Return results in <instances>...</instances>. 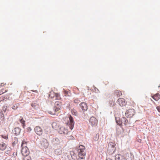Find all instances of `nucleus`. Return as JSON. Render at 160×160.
Masks as SVG:
<instances>
[{"label": "nucleus", "mask_w": 160, "mask_h": 160, "mask_svg": "<svg viewBox=\"0 0 160 160\" xmlns=\"http://www.w3.org/2000/svg\"><path fill=\"white\" fill-rule=\"evenodd\" d=\"M85 147L82 145H80L77 148V151L78 152L79 158L78 160H84L86 155Z\"/></svg>", "instance_id": "1"}, {"label": "nucleus", "mask_w": 160, "mask_h": 160, "mask_svg": "<svg viewBox=\"0 0 160 160\" xmlns=\"http://www.w3.org/2000/svg\"><path fill=\"white\" fill-rule=\"evenodd\" d=\"M65 123L68 126L71 130H72L74 125L73 118L71 115H69L68 117H66L65 118Z\"/></svg>", "instance_id": "2"}, {"label": "nucleus", "mask_w": 160, "mask_h": 160, "mask_svg": "<svg viewBox=\"0 0 160 160\" xmlns=\"http://www.w3.org/2000/svg\"><path fill=\"white\" fill-rule=\"evenodd\" d=\"M115 143L110 142L108 143V152L110 154H112L116 150Z\"/></svg>", "instance_id": "3"}, {"label": "nucleus", "mask_w": 160, "mask_h": 160, "mask_svg": "<svg viewBox=\"0 0 160 160\" xmlns=\"http://www.w3.org/2000/svg\"><path fill=\"white\" fill-rule=\"evenodd\" d=\"M49 97L53 100H60L61 98L59 94L55 93L53 91H51L50 92Z\"/></svg>", "instance_id": "4"}, {"label": "nucleus", "mask_w": 160, "mask_h": 160, "mask_svg": "<svg viewBox=\"0 0 160 160\" xmlns=\"http://www.w3.org/2000/svg\"><path fill=\"white\" fill-rule=\"evenodd\" d=\"M135 111L134 109H130L127 110L125 114L127 117L131 118L135 114Z\"/></svg>", "instance_id": "5"}, {"label": "nucleus", "mask_w": 160, "mask_h": 160, "mask_svg": "<svg viewBox=\"0 0 160 160\" xmlns=\"http://www.w3.org/2000/svg\"><path fill=\"white\" fill-rule=\"evenodd\" d=\"M35 132L38 135L40 136L43 133L42 129L39 126H36L34 129Z\"/></svg>", "instance_id": "6"}, {"label": "nucleus", "mask_w": 160, "mask_h": 160, "mask_svg": "<svg viewBox=\"0 0 160 160\" xmlns=\"http://www.w3.org/2000/svg\"><path fill=\"white\" fill-rule=\"evenodd\" d=\"M89 122L92 126H95L97 125L98 121L94 117H92L90 118Z\"/></svg>", "instance_id": "7"}, {"label": "nucleus", "mask_w": 160, "mask_h": 160, "mask_svg": "<svg viewBox=\"0 0 160 160\" xmlns=\"http://www.w3.org/2000/svg\"><path fill=\"white\" fill-rule=\"evenodd\" d=\"M117 103L121 107H123L127 104V102L123 98H119L118 100Z\"/></svg>", "instance_id": "8"}, {"label": "nucleus", "mask_w": 160, "mask_h": 160, "mask_svg": "<svg viewBox=\"0 0 160 160\" xmlns=\"http://www.w3.org/2000/svg\"><path fill=\"white\" fill-rule=\"evenodd\" d=\"M124 158L125 160H133L134 157L131 153H127L125 154Z\"/></svg>", "instance_id": "9"}, {"label": "nucleus", "mask_w": 160, "mask_h": 160, "mask_svg": "<svg viewBox=\"0 0 160 160\" xmlns=\"http://www.w3.org/2000/svg\"><path fill=\"white\" fill-rule=\"evenodd\" d=\"M21 153L23 156L28 155L29 153V151L28 148H22Z\"/></svg>", "instance_id": "10"}, {"label": "nucleus", "mask_w": 160, "mask_h": 160, "mask_svg": "<svg viewBox=\"0 0 160 160\" xmlns=\"http://www.w3.org/2000/svg\"><path fill=\"white\" fill-rule=\"evenodd\" d=\"M59 132L61 134H67L68 133V130L66 129L65 127H62L60 128Z\"/></svg>", "instance_id": "11"}, {"label": "nucleus", "mask_w": 160, "mask_h": 160, "mask_svg": "<svg viewBox=\"0 0 160 160\" xmlns=\"http://www.w3.org/2000/svg\"><path fill=\"white\" fill-rule=\"evenodd\" d=\"M80 106L82 110L83 111H86L88 109V107L86 103L82 102L80 104Z\"/></svg>", "instance_id": "12"}, {"label": "nucleus", "mask_w": 160, "mask_h": 160, "mask_svg": "<svg viewBox=\"0 0 160 160\" xmlns=\"http://www.w3.org/2000/svg\"><path fill=\"white\" fill-rule=\"evenodd\" d=\"M2 140L1 138H0V150L4 151L6 148L7 145L5 143L1 141V140Z\"/></svg>", "instance_id": "13"}, {"label": "nucleus", "mask_w": 160, "mask_h": 160, "mask_svg": "<svg viewBox=\"0 0 160 160\" xmlns=\"http://www.w3.org/2000/svg\"><path fill=\"white\" fill-rule=\"evenodd\" d=\"M41 143L42 146L44 148H47L48 147V143L47 140L46 139L43 138L41 141Z\"/></svg>", "instance_id": "14"}, {"label": "nucleus", "mask_w": 160, "mask_h": 160, "mask_svg": "<svg viewBox=\"0 0 160 160\" xmlns=\"http://www.w3.org/2000/svg\"><path fill=\"white\" fill-rule=\"evenodd\" d=\"M151 97L156 101H158L160 98V95L158 93H157L154 95H151Z\"/></svg>", "instance_id": "15"}, {"label": "nucleus", "mask_w": 160, "mask_h": 160, "mask_svg": "<svg viewBox=\"0 0 160 160\" xmlns=\"http://www.w3.org/2000/svg\"><path fill=\"white\" fill-rule=\"evenodd\" d=\"M59 124L56 122H53L52 123V128L56 130H57L59 128Z\"/></svg>", "instance_id": "16"}, {"label": "nucleus", "mask_w": 160, "mask_h": 160, "mask_svg": "<svg viewBox=\"0 0 160 160\" xmlns=\"http://www.w3.org/2000/svg\"><path fill=\"white\" fill-rule=\"evenodd\" d=\"M61 108V106H54L53 109L55 110L53 112L50 111L49 113L52 115H54L55 114V112L59 110Z\"/></svg>", "instance_id": "17"}, {"label": "nucleus", "mask_w": 160, "mask_h": 160, "mask_svg": "<svg viewBox=\"0 0 160 160\" xmlns=\"http://www.w3.org/2000/svg\"><path fill=\"white\" fill-rule=\"evenodd\" d=\"M115 160H125L123 156L121 154H118L115 156Z\"/></svg>", "instance_id": "18"}, {"label": "nucleus", "mask_w": 160, "mask_h": 160, "mask_svg": "<svg viewBox=\"0 0 160 160\" xmlns=\"http://www.w3.org/2000/svg\"><path fill=\"white\" fill-rule=\"evenodd\" d=\"M63 93L65 96L70 97L71 95V93L69 90L67 91L63 89Z\"/></svg>", "instance_id": "19"}, {"label": "nucleus", "mask_w": 160, "mask_h": 160, "mask_svg": "<svg viewBox=\"0 0 160 160\" xmlns=\"http://www.w3.org/2000/svg\"><path fill=\"white\" fill-rule=\"evenodd\" d=\"M114 93V94L116 95L117 97H119L122 94V91L118 90H115Z\"/></svg>", "instance_id": "20"}, {"label": "nucleus", "mask_w": 160, "mask_h": 160, "mask_svg": "<svg viewBox=\"0 0 160 160\" xmlns=\"http://www.w3.org/2000/svg\"><path fill=\"white\" fill-rule=\"evenodd\" d=\"M19 120L20 122L22 124V126L23 128H24L25 126V121L24 120L23 118L22 117H20Z\"/></svg>", "instance_id": "21"}, {"label": "nucleus", "mask_w": 160, "mask_h": 160, "mask_svg": "<svg viewBox=\"0 0 160 160\" xmlns=\"http://www.w3.org/2000/svg\"><path fill=\"white\" fill-rule=\"evenodd\" d=\"M28 142L26 141L25 140L22 141L21 145L22 148H27V144Z\"/></svg>", "instance_id": "22"}, {"label": "nucleus", "mask_w": 160, "mask_h": 160, "mask_svg": "<svg viewBox=\"0 0 160 160\" xmlns=\"http://www.w3.org/2000/svg\"><path fill=\"white\" fill-rule=\"evenodd\" d=\"M115 119L116 121V122L118 124V125L120 126L122 124V119L121 121L120 120V119L119 118L116 117Z\"/></svg>", "instance_id": "23"}, {"label": "nucleus", "mask_w": 160, "mask_h": 160, "mask_svg": "<svg viewBox=\"0 0 160 160\" xmlns=\"http://www.w3.org/2000/svg\"><path fill=\"white\" fill-rule=\"evenodd\" d=\"M122 123H123L125 125H126L128 123V121L127 119L124 117H123L122 118Z\"/></svg>", "instance_id": "24"}, {"label": "nucleus", "mask_w": 160, "mask_h": 160, "mask_svg": "<svg viewBox=\"0 0 160 160\" xmlns=\"http://www.w3.org/2000/svg\"><path fill=\"white\" fill-rule=\"evenodd\" d=\"M55 153L57 155H60L62 154V150L59 149H57L55 150Z\"/></svg>", "instance_id": "25"}, {"label": "nucleus", "mask_w": 160, "mask_h": 160, "mask_svg": "<svg viewBox=\"0 0 160 160\" xmlns=\"http://www.w3.org/2000/svg\"><path fill=\"white\" fill-rule=\"evenodd\" d=\"M71 112H72V114L73 115H74L75 116H76L77 115V114H78L77 112V111L75 109H74L73 108L72 109Z\"/></svg>", "instance_id": "26"}, {"label": "nucleus", "mask_w": 160, "mask_h": 160, "mask_svg": "<svg viewBox=\"0 0 160 160\" xmlns=\"http://www.w3.org/2000/svg\"><path fill=\"white\" fill-rule=\"evenodd\" d=\"M24 160H32L31 158L28 155L27 156H24Z\"/></svg>", "instance_id": "27"}, {"label": "nucleus", "mask_w": 160, "mask_h": 160, "mask_svg": "<svg viewBox=\"0 0 160 160\" xmlns=\"http://www.w3.org/2000/svg\"><path fill=\"white\" fill-rule=\"evenodd\" d=\"M99 137V133H97L96 134L95 136L93 138V139L95 141H97Z\"/></svg>", "instance_id": "28"}, {"label": "nucleus", "mask_w": 160, "mask_h": 160, "mask_svg": "<svg viewBox=\"0 0 160 160\" xmlns=\"http://www.w3.org/2000/svg\"><path fill=\"white\" fill-rule=\"evenodd\" d=\"M61 102L59 101H57L55 103V106H61Z\"/></svg>", "instance_id": "29"}, {"label": "nucleus", "mask_w": 160, "mask_h": 160, "mask_svg": "<svg viewBox=\"0 0 160 160\" xmlns=\"http://www.w3.org/2000/svg\"><path fill=\"white\" fill-rule=\"evenodd\" d=\"M1 138L5 139L6 140H7L8 138V135H1Z\"/></svg>", "instance_id": "30"}, {"label": "nucleus", "mask_w": 160, "mask_h": 160, "mask_svg": "<svg viewBox=\"0 0 160 160\" xmlns=\"http://www.w3.org/2000/svg\"><path fill=\"white\" fill-rule=\"evenodd\" d=\"M74 102L76 104H78L80 102V101L78 99H74Z\"/></svg>", "instance_id": "31"}, {"label": "nucleus", "mask_w": 160, "mask_h": 160, "mask_svg": "<svg viewBox=\"0 0 160 160\" xmlns=\"http://www.w3.org/2000/svg\"><path fill=\"white\" fill-rule=\"evenodd\" d=\"M0 117L2 119H3L4 118V114L3 113L2 111L1 112H0Z\"/></svg>", "instance_id": "32"}, {"label": "nucleus", "mask_w": 160, "mask_h": 160, "mask_svg": "<svg viewBox=\"0 0 160 160\" xmlns=\"http://www.w3.org/2000/svg\"><path fill=\"white\" fill-rule=\"evenodd\" d=\"M7 92V91L6 90H5L3 89H1V90L0 91V95H1V94Z\"/></svg>", "instance_id": "33"}, {"label": "nucleus", "mask_w": 160, "mask_h": 160, "mask_svg": "<svg viewBox=\"0 0 160 160\" xmlns=\"http://www.w3.org/2000/svg\"><path fill=\"white\" fill-rule=\"evenodd\" d=\"M70 154L71 157H72V158H73L72 156H74V151H73V150H72L71 151H70Z\"/></svg>", "instance_id": "34"}, {"label": "nucleus", "mask_w": 160, "mask_h": 160, "mask_svg": "<svg viewBox=\"0 0 160 160\" xmlns=\"http://www.w3.org/2000/svg\"><path fill=\"white\" fill-rule=\"evenodd\" d=\"M14 130L15 131H17L18 132L17 133L15 132V134H18L19 133V132H20V130L18 128H15Z\"/></svg>", "instance_id": "35"}, {"label": "nucleus", "mask_w": 160, "mask_h": 160, "mask_svg": "<svg viewBox=\"0 0 160 160\" xmlns=\"http://www.w3.org/2000/svg\"><path fill=\"white\" fill-rule=\"evenodd\" d=\"M18 107V106L17 104H15V105H14L12 107V108L13 109H16Z\"/></svg>", "instance_id": "36"}, {"label": "nucleus", "mask_w": 160, "mask_h": 160, "mask_svg": "<svg viewBox=\"0 0 160 160\" xmlns=\"http://www.w3.org/2000/svg\"><path fill=\"white\" fill-rule=\"evenodd\" d=\"M0 98L1 99V101L5 100V99H7V98H5V96H2L0 97Z\"/></svg>", "instance_id": "37"}, {"label": "nucleus", "mask_w": 160, "mask_h": 160, "mask_svg": "<svg viewBox=\"0 0 160 160\" xmlns=\"http://www.w3.org/2000/svg\"><path fill=\"white\" fill-rule=\"evenodd\" d=\"M94 91L96 93H98V92H99V90L96 87H94Z\"/></svg>", "instance_id": "38"}, {"label": "nucleus", "mask_w": 160, "mask_h": 160, "mask_svg": "<svg viewBox=\"0 0 160 160\" xmlns=\"http://www.w3.org/2000/svg\"><path fill=\"white\" fill-rule=\"evenodd\" d=\"M156 108L158 111L160 112V106H158Z\"/></svg>", "instance_id": "39"}, {"label": "nucleus", "mask_w": 160, "mask_h": 160, "mask_svg": "<svg viewBox=\"0 0 160 160\" xmlns=\"http://www.w3.org/2000/svg\"><path fill=\"white\" fill-rule=\"evenodd\" d=\"M5 85V84L4 83H1V86H4V85Z\"/></svg>", "instance_id": "40"}, {"label": "nucleus", "mask_w": 160, "mask_h": 160, "mask_svg": "<svg viewBox=\"0 0 160 160\" xmlns=\"http://www.w3.org/2000/svg\"><path fill=\"white\" fill-rule=\"evenodd\" d=\"M3 110L4 111V112H5L6 110V108H3Z\"/></svg>", "instance_id": "41"}, {"label": "nucleus", "mask_w": 160, "mask_h": 160, "mask_svg": "<svg viewBox=\"0 0 160 160\" xmlns=\"http://www.w3.org/2000/svg\"><path fill=\"white\" fill-rule=\"evenodd\" d=\"M33 92H37V93H38V92L37 90H35V91H33V90H31Z\"/></svg>", "instance_id": "42"}, {"label": "nucleus", "mask_w": 160, "mask_h": 160, "mask_svg": "<svg viewBox=\"0 0 160 160\" xmlns=\"http://www.w3.org/2000/svg\"><path fill=\"white\" fill-rule=\"evenodd\" d=\"M106 160H112V159H110V158H108L106 159Z\"/></svg>", "instance_id": "43"}]
</instances>
